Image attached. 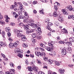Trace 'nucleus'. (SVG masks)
I'll return each mask as SVG.
<instances>
[{
  "label": "nucleus",
  "mask_w": 74,
  "mask_h": 74,
  "mask_svg": "<svg viewBox=\"0 0 74 74\" xmlns=\"http://www.w3.org/2000/svg\"><path fill=\"white\" fill-rule=\"evenodd\" d=\"M53 42L52 41H49L48 43V45L49 46H51V47H46L45 49H47L48 51H50V52H51V51H52V50H53V48H54V46H53Z\"/></svg>",
  "instance_id": "f257e3e1"
},
{
  "label": "nucleus",
  "mask_w": 74,
  "mask_h": 74,
  "mask_svg": "<svg viewBox=\"0 0 74 74\" xmlns=\"http://www.w3.org/2000/svg\"><path fill=\"white\" fill-rule=\"evenodd\" d=\"M67 51L68 53L71 52V48L70 47H68L65 49H62V55H66L67 54Z\"/></svg>",
  "instance_id": "f03ea898"
},
{
  "label": "nucleus",
  "mask_w": 74,
  "mask_h": 74,
  "mask_svg": "<svg viewBox=\"0 0 74 74\" xmlns=\"http://www.w3.org/2000/svg\"><path fill=\"white\" fill-rule=\"evenodd\" d=\"M32 64H33L32 66L33 68H32V67L29 66L28 67V69L29 70V71H31L34 70V71H35V72H37V71H38V68L37 67L34 65V63H33V62H32Z\"/></svg>",
  "instance_id": "7ed1b4c3"
},
{
  "label": "nucleus",
  "mask_w": 74,
  "mask_h": 74,
  "mask_svg": "<svg viewBox=\"0 0 74 74\" xmlns=\"http://www.w3.org/2000/svg\"><path fill=\"white\" fill-rule=\"evenodd\" d=\"M24 29L25 30H26V33L27 34H29L30 33L33 32V30L32 29H29L28 25H26L25 26Z\"/></svg>",
  "instance_id": "20e7f679"
},
{
  "label": "nucleus",
  "mask_w": 74,
  "mask_h": 74,
  "mask_svg": "<svg viewBox=\"0 0 74 74\" xmlns=\"http://www.w3.org/2000/svg\"><path fill=\"white\" fill-rule=\"evenodd\" d=\"M53 24L51 22L48 23V26H47L46 27V28L47 29H48L49 30H50V31L52 30L51 28V26H52Z\"/></svg>",
  "instance_id": "39448f33"
},
{
  "label": "nucleus",
  "mask_w": 74,
  "mask_h": 74,
  "mask_svg": "<svg viewBox=\"0 0 74 74\" xmlns=\"http://www.w3.org/2000/svg\"><path fill=\"white\" fill-rule=\"evenodd\" d=\"M65 9L66 10H67L68 11H69H69H74V8H72L71 7V5H69L66 7L65 8Z\"/></svg>",
  "instance_id": "423d86ee"
},
{
  "label": "nucleus",
  "mask_w": 74,
  "mask_h": 74,
  "mask_svg": "<svg viewBox=\"0 0 74 74\" xmlns=\"http://www.w3.org/2000/svg\"><path fill=\"white\" fill-rule=\"evenodd\" d=\"M22 31H21V30H18L17 31V36L18 37H21L22 36Z\"/></svg>",
  "instance_id": "0eeeda50"
},
{
  "label": "nucleus",
  "mask_w": 74,
  "mask_h": 74,
  "mask_svg": "<svg viewBox=\"0 0 74 74\" xmlns=\"http://www.w3.org/2000/svg\"><path fill=\"white\" fill-rule=\"evenodd\" d=\"M21 3H18V4L19 5V9H20V11L21 12L24 11V9H23V6L22 4H21Z\"/></svg>",
  "instance_id": "6e6552de"
},
{
  "label": "nucleus",
  "mask_w": 74,
  "mask_h": 74,
  "mask_svg": "<svg viewBox=\"0 0 74 74\" xmlns=\"http://www.w3.org/2000/svg\"><path fill=\"white\" fill-rule=\"evenodd\" d=\"M18 7V4L16 2H15L14 4V5H11L10 6L11 9H12L14 8H16Z\"/></svg>",
  "instance_id": "1a4fd4ad"
},
{
  "label": "nucleus",
  "mask_w": 74,
  "mask_h": 74,
  "mask_svg": "<svg viewBox=\"0 0 74 74\" xmlns=\"http://www.w3.org/2000/svg\"><path fill=\"white\" fill-rule=\"evenodd\" d=\"M6 74H15V69H12L9 72H6Z\"/></svg>",
  "instance_id": "9d476101"
},
{
  "label": "nucleus",
  "mask_w": 74,
  "mask_h": 74,
  "mask_svg": "<svg viewBox=\"0 0 74 74\" xmlns=\"http://www.w3.org/2000/svg\"><path fill=\"white\" fill-rule=\"evenodd\" d=\"M62 12L63 14L64 15H69V12L66 11L65 10L62 9Z\"/></svg>",
  "instance_id": "9b49d317"
},
{
  "label": "nucleus",
  "mask_w": 74,
  "mask_h": 74,
  "mask_svg": "<svg viewBox=\"0 0 74 74\" xmlns=\"http://www.w3.org/2000/svg\"><path fill=\"white\" fill-rule=\"evenodd\" d=\"M21 40L22 41H25L26 40V38L25 37V36L24 35H22V36H21Z\"/></svg>",
  "instance_id": "f8f14e48"
},
{
  "label": "nucleus",
  "mask_w": 74,
  "mask_h": 74,
  "mask_svg": "<svg viewBox=\"0 0 74 74\" xmlns=\"http://www.w3.org/2000/svg\"><path fill=\"white\" fill-rule=\"evenodd\" d=\"M3 18V16L1 14V13H0V23L1 24H4V21L1 20V19Z\"/></svg>",
  "instance_id": "ddd939ff"
},
{
  "label": "nucleus",
  "mask_w": 74,
  "mask_h": 74,
  "mask_svg": "<svg viewBox=\"0 0 74 74\" xmlns=\"http://www.w3.org/2000/svg\"><path fill=\"white\" fill-rule=\"evenodd\" d=\"M58 19L60 22H63V18H62V17L61 16H59L58 17Z\"/></svg>",
  "instance_id": "4468645a"
},
{
  "label": "nucleus",
  "mask_w": 74,
  "mask_h": 74,
  "mask_svg": "<svg viewBox=\"0 0 74 74\" xmlns=\"http://www.w3.org/2000/svg\"><path fill=\"white\" fill-rule=\"evenodd\" d=\"M31 27L33 28H36V27H38V24L33 23L31 25Z\"/></svg>",
  "instance_id": "2eb2a0df"
},
{
  "label": "nucleus",
  "mask_w": 74,
  "mask_h": 74,
  "mask_svg": "<svg viewBox=\"0 0 74 74\" xmlns=\"http://www.w3.org/2000/svg\"><path fill=\"white\" fill-rule=\"evenodd\" d=\"M35 53L36 55L37 56H38V57L40 56L41 52H40L36 51L35 52Z\"/></svg>",
  "instance_id": "dca6fc26"
},
{
  "label": "nucleus",
  "mask_w": 74,
  "mask_h": 74,
  "mask_svg": "<svg viewBox=\"0 0 74 74\" xmlns=\"http://www.w3.org/2000/svg\"><path fill=\"white\" fill-rule=\"evenodd\" d=\"M62 33H63L64 34L68 33V32H67V31L66 29V28H64L63 29H62Z\"/></svg>",
  "instance_id": "f3484780"
},
{
  "label": "nucleus",
  "mask_w": 74,
  "mask_h": 74,
  "mask_svg": "<svg viewBox=\"0 0 74 74\" xmlns=\"http://www.w3.org/2000/svg\"><path fill=\"white\" fill-rule=\"evenodd\" d=\"M13 16L14 17H15V18H17L18 17V15L16 14L15 12H13Z\"/></svg>",
  "instance_id": "a211bd4d"
},
{
  "label": "nucleus",
  "mask_w": 74,
  "mask_h": 74,
  "mask_svg": "<svg viewBox=\"0 0 74 74\" xmlns=\"http://www.w3.org/2000/svg\"><path fill=\"white\" fill-rule=\"evenodd\" d=\"M49 55H52L53 56H55V55H56V53H55V52L53 51L49 53Z\"/></svg>",
  "instance_id": "6ab92c4d"
},
{
  "label": "nucleus",
  "mask_w": 74,
  "mask_h": 74,
  "mask_svg": "<svg viewBox=\"0 0 74 74\" xmlns=\"http://www.w3.org/2000/svg\"><path fill=\"white\" fill-rule=\"evenodd\" d=\"M15 52L16 53H18L19 52V49L18 48L15 49Z\"/></svg>",
  "instance_id": "aec40b11"
},
{
  "label": "nucleus",
  "mask_w": 74,
  "mask_h": 74,
  "mask_svg": "<svg viewBox=\"0 0 74 74\" xmlns=\"http://www.w3.org/2000/svg\"><path fill=\"white\" fill-rule=\"evenodd\" d=\"M69 40L70 42H74V37H71L69 38Z\"/></svg>",
  "instance_id": "412c9836"
},
{
  "label": "nucleus",
  "mask_w": 74,
  "mask_h": 74,
  "mask_svg": "<svg viewBox=\"0 0 74 74\" xmlns=\"http://www.w3.org/2000/svg\"><path fill=\"white\" fill-rule=\"evenodd\" d=\"M53 16H54V17H56L58 16V14H57V11L55 12H54L53 13Z\"/></svg>",
  "instance_id": "4be33fe9"
},
{
  "label": "nucleus",
  "mask_w": 74,
  "mask_h": 74,
  "mask_svg": "<svg viewBox=\"0 0 74 74\" xmlns=\"http://www.w3.org/2000/svg\"><path fill=\"white\" fill-rule=\"evenodd\" d=\"M47 61L48 62L49 64H52V61L51 60H49Z\"/></svg>",
  "instance_id": "5701e85b"
},
{
  "label": "nucleus",
  "mask_w": 74,
  "mask_h": 74,
  "mask_svg": "<svg viewBox=\"0 0 74 74\" xmlns=\"http://www.w3.org/2000/svg\"><path fill=\"white\" fill-rule=\"evenodd\" d=\"M45 53L44 52H42V53H41L40 54V56H42L43 57H45Z\"/></svg>",
  "instance_id": "b1692460"
},
{
  "label": "nucleus",
  "mask_w": 74,
  "mask_h": 74,
  "mask_svg": "<svg viewBox=\"0 0 74 74\" xmlns=\"http://www.w3.org/2000/svg\"><path fill=\"white\" fill-rule=\"evenodd\" d=\"M9 47L10 48H14V44L12 43H10L9 45Z\"/></svg>",
  "instance_id": "393cba45"
},
{
  "label": "nucleus",
  "mask_w": 74,
  "mask_h": 74,
  "mask_svg": "<svg viewBox=\"0 0 74 74\" xmlns=\"http://www.w3.org/2000/svg\"><path fill=\"white\" fill-rule=\"evenodd\" d=\"M37 36V34L35 33H33L32 34V37L33 38H36Z\"/></svg>",
  "instance_id": "a878e982"
},
{
  "label": "nucleus",
  "mask_w": 74,
  "mask_h": 74,
  "mask_svg": "<svg viewBox=\"0 0 74 74\" xmlns=\"http://www.w3.org/2000/svg\"><path fill=\"white\" fill-rule=\"evenodd\" d=\"M60 73L61 74H64V70L63 69L60 70Z\"/></svg>",
  "instance_id": "bb28decb"
},
{
  "label": "nucleus",
  "mask_w": 74,
  "mask_h": 74,
  "mask_svg": "<svg viewBox=\"0 0 74 74\" xmlns=\"http://www.w3.org/2000/svg\"><path fill=\"white\" fill-rule=\"evenodd\" d=\"M29 21V20L28 18H25L24 19L23 22L24 23H27L28 21Z\"/></svg>",
  "instance_id": "cd10ccee"
},
{
  "label": "nucleus",
  "mask_w": 74,
  "mask_h": 74,
  "mask_svg": "<svg viewBox=\"0 0 74 74\" xmlns=\"http://www.w3.org/2000/svg\"><path fill=\"white\" fill-rule=\"evenodd\" d=\"M27 23L29 25V26H31L33 23H32V21L29 20Z\"/></svg>",
  "instance_id": "c85d7f7f"
},
{
  "label": "nucleus",
  "mask_w": 74,
  "mask_h": 74,
  "mask_svg": "<svg viewBox=\"0 0 74 74\" xmlns=\"http://www.w3.org/2000/svg\"><path fill=\"white\" fill-rule=\"evenodd\" d=\"M55 64L56 66H60V63H59V62L58 61H56L55 62Z\"/></svg>",
  "instance_id": "c756f323"
},
{
  "label": "nucleus",
  "mask_w": 74,
  "mask_h": 74,
  "mask_svg": "<svg viewBox=\"0 0 74 74\" xmlns=\"http://www.w3.org/2000/svg\"><path fill=\"white\" fill-rule=\"evenodd\" d=\"M40 47H42L43 48H45V45L43 44V43H41L40 44Z\"/></svg>",
  "instance_id": "7c9ffc66"
},
{
  "label": "nucleus",
  "mask_w": 74,
  "mask_h": 74,
  "mask_svg": "<svg viewBox=\"0 0 74 74\" xmlns=\"http://www.w3.org/2000/svg\"><path fill=\"white\" fill-rule=\"evenodd\" d=\"M4 45V43L3 42H0V47H1L3 45Z\"/></svg>",
  "instance_id": "2f4dec72"
},
{
  "label": "nucleus",
  "mask_w": 74,
  "mask_h": 74,
  "mask_svg": "<svg viewBox=\"0 0 74 74\" xmlns=\"http://www.w3.org/2000/svg\"><path fill=\"white\" fill-rule=\"evenodd\" d=\"M18 56L19 57V58H22V57H23V55L21 54L20 53V54H18Z\"/></svg>",
  "instance_id": "473e14b6"
},
{
  "label": "nucleus",
  "mask_w": 74,
  "mask_h": 74,
  "mask_svg": "<svg viewBox=\"0 0 74 74\" xmlns=\"http://www.w3.org/2000/svg\"><path fill=\"white\" fill-rule=\"evenodd\" d=\"M22 46L24 48H26V47H27V45L26 44H23Z\"/></svg>",
  "instance_id": "72a5a7b5"
},
{
  "label": "nucleus",
  "mask_w": 74,
  "mask_h": 74,
  "mask_svg": "<svg viewBox=\"0 0 74 74\" xmlns=\"http://www.w3.org/2000/svg\"><path fill=\"white\" fill-rule=\"evenodd\" d=\"M24 16H21L18 17V19H23V18H24Z\"/></svg>",
  "instance_id": "f704fd0d"
},
{
  "label": "nucleus",
  "mask_w": 74,
  "mask_h": 74,
  "mask_svg": "<svg viewBox=\"0 0 74 74\" xmlns=\"http://www.w3.org/2000/svg\"><path fill=\"white\" fill-rule=\"evenodd\" d=\"M14 47H15V48H16L18 46V44H17L16 43H14L13 44Z\"/></svg>",
  "instance_id": "c9c22d12"
},
{
  "label": "nucleus",
  "mask_w": 74,
  "mask_h": 74,
  "mask_svg": "<svg viewBox=\"0 0 74 74\" xmlns=\"http://www.w3.org/2000/svg\"><path fill=\"white\" fill-rule=\"evenodd\" d=\"M10 64L11 67H13L14 66V63L12 62H10Z\"/></svg>",
  "instance_id": "e433bc0d"
},
{
  "label": "nucleus",
  "mask_w": 74,
  "mask_h": 74,
  "mask_svg": "<svg viewBox=\"0 0 74 74\" xmlns=\"http://www.w3.org/2000/svg\"><path fill=\"white\" fill-rule=\"evenodd\" d=\"M11 30V29H10V28H7L6 29H5V31L7 32H8L9 31H10Z\"/></svg>",
  "instance_id": "4c0bfd02"
},
{
  "label": "nucleus",
  "mask_w": 74,
  "mask_h": 74,
  "mask_svg": "<svg viewBox=\"0 0 74 74\" xmlns=\"http://www.w3.org/2000/svg\"><path fill=\"white\" fill-rule=\"evenodd\" d=\"M58 42L59 44H64L65 42H63L62 40H60L59 41H58Z\"/></svg>",
  "instance_id": "58836bf2"
},
{
  "label": "nucleus",
  "mask_w": 74,
  "mask_h": 74,
  "mask_svg": "<svg viewBox=\"0 0 74 74\" xmlns=\"http://www.w3.org/2000/svg\"><path fill=\"white\" fill-rule=\"evenodd\" d=\"M43 59H44V60H45V61H47V60H48V57H47V56H45L43 58Z\"/></svg>",
  "instance_id": "ea45409f"
},
{
  "label": "nucleus",
  "mask_w": 74,
  "mask_h": 74,
  "mask_svg": "<svg viewBox=\"0 0 74 74\" xmlns=\"http://www.w3.org/2000/svg\"><path fill=\"white\" fill-rule=\"evenodd\" d=\"M18 25H19V26H25V25H24V24L22 23H20L18 24Z\"/></svg>",
  "instance_id": "a19ab883"
},
{
  "label": "nucleus",
  "mask_w": 74,
  "mask_h": 74,
  "mask_svg": "<svg viewBox=\"0 0 74 74\" xmlns=\"http://www.w3.org/2000/svg\"><path fill=\"white\" fill-rule=\"evenodd\" d=\"M2 34L3 37H4V36H5V31H2Z\"/></svg>",
  "instance_id": "79ce46f5"
},
{
  "label": "nucleus",
  "mask_w": 74,
  "mask_h": 74,
  "mask_svg": "<svg viewBox=\"0 0 74 74\" xmlns=\"http://www.w3.org/2000/svg\"><path fill=\"white\" fill-rule=\"evenodd\" d=\"M48 74H53V72L52 71H48Z\"/></svg>",
  "instance_id": "37998d69"
},
{
  "label": "nucleus",
  "mask_w": 74,
  "mask_h": 74,
  "mask_svg": "<svg viewBox=\"0 0 74 74\" xmlns=\"http://www.w3.org/2000/svg\"><path fill=\"white\" fill-rule=\"evenodd\" d=\"M37 30L38 32H37L38 33H39V32H40L41 31V28L40 27H38L37 29Z\"/></svg>",
  "instance_id": "c03bdc74"
},
{
  "label": "nucleus",
  "mask_w": 74,
  "mask_h": 74,
  "mask_svg": "<svg viewBox=\"0 0 74 74\" xmlns=\"http://www.w3.org/2000/svg\"><path fill=\"white\" fill-rule=\"evenodd\" d=\"M49 22V18H47L45 20V22H47V23Z\"/></svg>",
  "instance_id": "a18cd8bd"
},
{
  "label": "nucleus",
  "mask_w": 74,
  "mask_h": 74,
  "mask_svg": "<svg viewBox=\"0 0 74 74\" xmlns=\"http://www.w3.org/2000/svg\"><path fill=\"white\" fill-rule=\"evenodd\" d=\"M54 9L56 10H57L58 9V8L57 7L56 5H54Z\"/></svg>",
  "instance_id": "49530a36"
},
{
  "label": "nucleus",
  "mask_w": 74,
  "mask_h": 74,
  "mask_svg": "<svg viewBox=\"0 0 74 74\" xmlns=\"http://www.w3.org/2000/svg\"><path fill=\"white\" fill-rule=\"evenodd\" d=\"M59 24V23L58 22L56 21L55 23V24H56V25H57V26H58Z\"/></svg>",
  "instance_id": "de8ad7c7"
},
{
  "label": "nucleus",
  "mask_w": 74,
  "mask_h": 74,
  "mask_svg": "<svg viewBox=\"0 0 74 74\" xmlns=\"http://www.w3.org/2000/svg\"><path fill=\"white\" fill-rule=\"evenodd\" d=\"M1 55L2 56V57L3 58H5V56L4 54H3V53H1Z\"/></svg>",
  "instance_id": "09e8293b"
},
{
  "label": "nucleus",
  "mask_w": 74,
  "mask_h": 74,
  "mask_svg": "<svg viewBox=\"0 0 74 74\" xmlns=\"http://www.w3.org/2000/svg\"><path fill=\"white\" fill-rule=\"evenodd\" d=\"M73 17V16L71 15V16H68V19H72V18Z\"/></svg>",
  "instance_id": "8fccbe9b"
},
{
  "label": "nucleus",
  "mask_w": 74,
  "mask_h": 74,
  "mask_svg": "<svg viewBox=\"0 0 74 74\" xmlns=\"http://www.w3.org/2000/svg\"><path fill=\"white\" fill-rule=\"evenodd\" d=\"M37 3V2L36 1H34L33 2V4H36Z\"/></svg>",
  "instance_id": "3c124183"
},
{
  "label": "nucleus",
  "mask_w": 74,
  "mask_h": 74,
  "mask_svg": "<svg viewBox=\"0 0 74 74\" xmlns=\"http://www.w3.org/2000/svg\"><path fill=\"white\" fill-rule=\"evenodd\" d=\"M37 61H38V63L39 64L41 63V61H40V60H38V59H37Z\"/></svg>",
  "instance_id": "603ef678"
},
{
  "label": "nucleus",
  "mask_w": 74,
  "mask_h": 74,
  "mask_svg": "<svg viewBox=\"0 0 74 74\" xmlns=\"http://www.w3.org/2000/svg\"><path fill=\"white\" fill-rule=\"evenodd\" d=\"M38 74H44V73H43L42 71H40L38 72Z\"/></svg>",
  "instance_id": "864d4df0"
},
{
  "label": "nucleus",
  "mask_w": 74,
  "mask_h": 74,
  "mask_svg": "<svg viewBox=\"0 0 74 74\" xmlns=\"http://www.w3.org/2000/svg\"><path fill=\"white\" fill-rule=\"evenodd\" d=\"M23 4L24 5H27V3H26L25 2H23Z\"/></svg>",
  "instance_id": "5fc2aeb1"
},
{
  "label": "nucleus",
  "mask_w": 74,
  "mask_h": 74,
  "mask_svg": "<svg viewBox=\"0 0 74 74\" xmlns=\"http://www.w3.org/2000/svg\"><path fill=\"white\" fill-rule=\"evenodd\" d=\"M33 13H34V14H36V13H37V11H36V10H34L33 11Z\"/></svg>",
  "instance_id": "6e6d98bb"
},
{
  "label": "nucleus",
  "mask_w": 74,
  "mask_h": 74,
  "mask_svg": "<svg viewBox=\"0 0 74 74\" xmlns=\"http://www.w3.org/2000/svg\"><path fill=\"white\" fill-rule=\"evenodd\" d=\"M41 36L38 35V40H40V39H41Z\"/></svg>",
  "instance_id": "4d7b16f0"
},
{
  "label": "nucleus",
  "mask_w": 74,
  "mask_h": 74,
  "mask_svg": "<svg viewBox=\"0 0 74 74\" xmlns=\"http://www.w3.org/2000/svg\"><path fill=\"white\" fill-rule=\"evenodd\" d=\"M8 36L9 37H10V36L11 35V33L10 32H8Z\"/></svg>",
  "instance_id": "13d9d810"
},
{
  "label": "nucleus",
  "mask_w": 74,
  "mask_h": 74,
  "mask_svg": "<svg viewBox=\"0 0 74 74\" xmlns=\"http://www.w3.org/2000/svg\"><path fill=\"white\" fill-rule=\"evenodd\" d=\"M17 69L18 70L21 69V66H18L17 67Z\"/></svg>",
  "instance_id": "bf43d9fd"
},
{
  "label": "nucleus",
  "mask_w": 74,
  "mask_h": 74,
  "mask_svg": "<svg viewBox=\"0 0 74 74\" xmlns=\"http://www.w3.org/2000/svg\"><path fill=\"white\" fill-rule=\"evenodd\" d=\"M43 11L42 10H40V14H44L43 12H42Z\"/></svg>",
  "instance_id": "052dcab7"
},
{
  "label": "nucleus",
  "mask_w": 74,
  "mask_h": 74,
  "mask_svg": "<svg viewBox=\"0 0 74 74\" xmlns=\"http://www.w3.org/2000/svg\"><path fill=\"white\" fill-rule=\"evenodd\" d=\"M29 56H30L31 58H34V55H32V54H30L29 55Z\"/></svg>",
  "instance_id": "680f3d73"
},
{
  "label": "nucleus",
  "mask_w": 74,
  "mask_h": 74,
  "mask_svg": "<svg viewBox=\"0 0 74 74\" xmlns=\"http://www.w3.org/2000/svg\"><path fill=\"white\" fill-rule=\"evenodd\" d=\"M68 44H69L70 45H72V44H71V42H68Z\"/></svg>",
  "instance_id": "e2e57ef3"
},
{
  "label": "nucleus",
  "mask_w": 74,
  "mask_h": 74,
  "mask_svg": "<svg viewBox=\"0 0 74 74\" xmlns=\"http://www.w3.org/2000/svg\"><path fill=\"white\" fill-rule=\"evenodd\" d=\"M56 3H57V5H58V6H60V3H59L58 2H56Z\"/></svg>",
  "instance_id": "0e129e2a"
},
{
  "label": "nucleus",
  "mask_w": 74,
  "mask_h": 74,
  "mask_svg": "<svg viewBox=\"0 0 74 74\" xmlns=\"http://www.w3.org/2000/svg\"><path fill=\"white\" fill-rule=\"evenodd\" d=\"M40 49L41 51H44V49L41 47L40 48Z\"/></svg>",
  "instance_id": "69168bd1"
},
{
  "label": "nucleus",
  "mask_w": 74,
  "mask_h": 74,
  "mask_svg": "<svg viewBox=\"0 0 74 74\" xmlns=\"http://www.w3.org/2000/svg\"><path fill=\"white\" fill-rule=\"evenodd\" d=\"M25 62L26 64H28L29 62H28V61H27V60H26V61Z\"/></svg>",
  "instance_id": "338daca9"
},
{
  "label": "nucleus",
  "mask_w": 74,
  "mask_h": 74,
  "mask_svg": "<svg viewBox=\"0 0 74 74\" xmlns=\"http://www.w3.org/2000/svg\"><path fill=\"white\" fill-rule=\"evenodd\" d=\"M57 40H60V37L59 36H58L57 37Z\"/></svg>",
  "instance_id": "774afa93"
}]
</instances>
